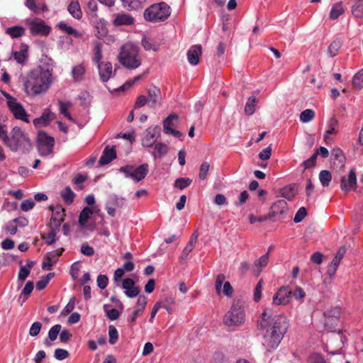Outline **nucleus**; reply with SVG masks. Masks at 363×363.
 I'll list each match as a JSON object with an SVG mask.
<instances>
[{
    "mask_svg": "<svg viewBox=\"0 0 363 363\" xmlns=\"http://www.w3.org/2000/svg\"><path fill=\"white\" fill-rule=\"evenodd\" d=\"M288 328L286 317L281 314H274L269 308H265L257 320V328L262 335V343L267 351L279 345Z\"/></svg>",
    "mask_w": 363,
    "mask_h": 363,
    "instance_id": "nucleus-1",
    "label": "nucleus"
},
{
    "mask_svg": "<svg viewBox=\"0 0 363 363\" xmlns=\"http://www.w3.org/2000/svg\"><path fill=\"white\" fill-rule=\"evenodd\" d=\"M54 61L47 55L42 56L39 65L29 71L23 79V89L28 96L34 97L45 94L51 87L55 78Z\"/></svg>",
    "mask_w": 363,
    "mask_h": 363,
    "instance_id": "nucleus-2",
    "label": "nucleus"
},
{
    "mask_svg": "<svg viewBox=\"0 0 363 363\" xmlns=\"http://www.w3.org/2000/svg\"><path fill=\"white\" fill-rule=\"evenodd\" d=\"M5 145L14 152L28 151L31 148V141L28 135L20 127L15 126L10 131Z\"/></svg>",
    "mask_w": 363,
    "mask_h": 363,
    "instance_id": "nucleus-3",
    "label": "nucleus"
},
{
    "mask_svg": "<svg viewBox=\"0 0 363 363\" xmlns=\"http://www.w3.org/2000/svg\"><path fill=\"white\" fill-rule=\"evenodd\" d=\"M118 59L123 67L130 69H136L141 65L138 47L130 43H127L121 48Z\"/></svg>",
    "mask_w": 363,
    "mask_h": 363,
    "instance_id": "nucleus-4",
    "label": "nucleus"
},
{
    "mask_svg": "<svg viewBox=\"0 0 363 363\" xmlns=\"http://www.w3.org/2000/svg\"><path fill=\"white\" fill-rule=\"evenodd\" d=\"M246 320L244 304L240 301L233 303L230 309L223 316V323L228 327L238 328L242 325Z\"/></svg>",
    "mask_w": 363,
    "mask_h": 363,
    "instance_id": "nucleus-5",
    "label": "nucleus"
},
{
    "mask_svg": "<svg viewBox=\"0 0 363 363\" xmlns=\"http://www.w3.org/2000/svg\"><path fill=\"white\" fill-rule=\"evenodd\" d=\"M171 14V9L164 2L154 4L147 7L144 13V18L152 23H158L165 21Z\"/></svg>",
    "mask_w": 363,
    "mask_h": 363,
    "instance_id": "nucleus-6",
    "label": "nucleus"
},
{
    "mask_svg": "<svg viewBox=\"0 0 363 363\" xmlns=\"http://www.w3.org/2000/svg\"><path fill=\"white\" fill-rule=\"evenodd\" d=\"M2 94L6 99L7 106L13 114V117L17 120H20L26 123H29V114L27 113L23 106L17 100V99L6 92H2Z\"/></svg>",
    "mask_w": 363,
    "mask_h": 363,
    "instance_id": "nucleus-7",
    "label": "nucleus"
},
{
    "mask_svg": "<svg viewBox=\"0 0 363 363\" xmlns=\"http://www.w3.org/2000/svg\"><path fill=\"white\" fill-rule=\"evenodd\" d=\"M118 171L124 174L125 178H130L134 182H138L146 177L149 171L147 164H143L138 167L134 165H125L121 167Z\"/></svg>",
    "mask_w": 363,
    "mask_h": 363,
    "instance_id": "nucleus-8",
    "label": "nucleus"
},
{
    "mask_svg": "<svg viewBox=\"0 0 363 363\" xmlns=\"http://www.w3.org/2000/svg\"><path fill=\"white\" fill-rule=\"evenodd\" d=\"M25 24L28 27L33 35L47 36L51 30V27L39 18H28L25 20Z\"/></svg>",
    "mask_w": 363,
    "mask_h": 363,
    "instance_id": "nucleus-9",
    "label": "nucleus"
},
{
    "mask_svg": "<svg viewBox=\"0 0 363 363\" xmlns=\"http://www.w3.org/2000/svg\"><path fill=\"white\" fill-rule=\"evenodd\" d=\"M38 149L40 155L47 156L52 153L55 140L43 131H40L38 135Z\"/></svg>",
    "mask_w": 363,
    "mask_h": 363,
    "instance_id": "nucleus-10",
    "label": "nucleus"
},
{
    "mask_svg": "<svg viewBox=\"0 0 363 363\" xmlns=\"http://www.w3.org/2000/svg\"><path fill=\"white\" fill-rule=\"evenodd\" d=\"M160 127L152 125L147 128L142 136V145L145 147H152L160 136Z\"/></svg>",
    "mask_w": 363,
    "mask_h": 363,
    "instance_id": "nucleus-11",
    "label": "nucleus"
},
{
    "mask_svg": "<svg viewBox=\"0 0 363 363\" xmlns=\"http://www.w3.org/2000/svg\"><path fill=\"white\" fill-rule=\"evenodd\" d=\"M291 291L287 286H281L274 294L272 298V305L286 306L289 303L291 297Z\"/></svg>",
    "mask_w": 363,
    "mask_h": 363,
    "instance_id": "nucleus-12",
    "label": "nucleus"
},
{
    "mask_svg": "<svg viewBox=\"0 0 363 363\" xmlns=\"http://www.w3.org/2000/svg\"><path fill=\"white\" fill-rule=\"evenodd\" d=\"M177 120L178 116L177 114H171L167 117L163 121L164 133L175 137H180L182 133L174 129Z\"/></svg>",
    "mask_w": 363,
    "mask_h": 363,
    "instance_id": "nucleus-13",
    "label": "nucleus"
},
{
    "mask_svg": "<svg viewBox=\"0 0 363 363\" xmlns=\"http://www.w3.org/2000/svg\"><path fill=\"white\" fill-rule=\"evenodd\" d=\"M357 187V177L354 169H350L347 177L341 179L340 188L345 192L354 190Z\"/></svg>",
    "mask_w": 363,
    "mask_h": 363,
    "instance_id": "nucleus-14",
    "label": "nucleus"
},
{
    "mask_svg": "<svg viewBox=\"0 0 363 363\" xmlns=\"http://www.w3.org/2000/svg\"><path fill=\"white\" fill-rule=\"evenodd\" d=\"M51 209L52 216L50 219V225L52 228L59 229L65 216V208L60 206H57Z\"/></svg>",
    "mask_w": 363,
    "mask_h": 363,
    "instance_id": "nucleus-15",
    "label": "nucleus"
},
{
    "mask_svg": "<svg viewBox=\"0 0 363 363\" xmlns=\"http://www.w3.org/2000/svg\"><path fill=\"white\" fill-rule=\"evenodd\" d=\"M122 288L124 289V294L128 298H133L138 296L140 288L137 286L135 281L130 278L123 279Z\"/></svg>",
    "mask_w": 363,
    "mask_h": 363,
    "instance_id": "nucleus-16",
    "label": "nucleus"
},
{
    "mask_svg": "<svg viewBox=\"0 0 363 363\" xmlns=\"http://www.w3.org/2000/svg\"><path fill=\"white\" fill-rule=\"evenodd\" d=\"M55 118V113H52L51 110L48 108L44 110L40 117L35 118L33 123L36 128H40L48 125Z\"/></svg>",
    "mask_w": 363,
    "mask_h": 363,
    "instance_id": "nucleus-17",
    "label": "nucleus"
},
{
    "mask_svg": "<svg viewBox=\"0 0 363 363\" xmlns=\"http://www.w3.org/2000/svg\"><path fill=\"white\" fill-rule=\"evenodd\" d=\"M100 79L106 82L113 76L114 71L112 64L109 62H102L97 66Z\"/></svg>",
    "mask_w": 363,
    "mask_h": 363,
    "instance_id": "nucleus-18",
    "label": "nucleus"
},
{
    "mask_svg": "<svg viewBox=\"0 0 363 363\" xmlns=\"http://www.w3.org/2000/svg\"><path fill=\"white\" fill-rule=\"evenodd\" d=\"M135 22L134 18L127 13H116L113 16V24L116 26H130Z\"/></svg>",
    "mask_w": 363,
    "mask_h": 363,
    "instance_id": "nucleus-19",
    "label": "nucleus"
},
{
    "mask_svg": "<svg viewBox=\"0 0 363 363\" xmlns=\"http://www.w3.org/2000/svg\"><path fill=\"white\" fill-rule=\"evenodd\" d=\"M201 45H195L191 46L187 52V60L191 65H196L199 62L201 55Z\"/></svg>",
    "mask_w": 363,
    "mask_h": 363,
    "instance_id": "nucleus-20",
    "label": "nucleus"
},
{
    "mask_svg": "<svg viewBox=\"0 0 363 363\" xmlns=\"http://www.w3.org/2000/svg\"><path fill=\"white\" fill-rule=\"evenodd\" d=\"M116 157V150L114 146L109 147H106L103 151L102 155L99 159V164L105 165L110 163Z\"/></svg>",
    "mask_w": 363,
    "mask_h": 363,
    "instance_id": "nucleus-21",
    "label": "nucleus"
},
{
    "mask_svg": "<svg viewBox=\"0 0 363 363\" xmlns=\"http://www.w3.org/2000/svg\"><path fill=\"white\" fill-rule=\"evenodd\" d=\"M269 250L255 262L252 267V272L256 276H258L262 272V269L267 266L269 262Z\"/></svg>",
    "mask_w": 363,
    "mask_h": 363,
    "instance_id": "nucleus-22",
    "label": "nucleus"
},
{
    "mask_svg": "<svg viewBox=\"0 0 363 363\" xmlns=\"http://www.w3.org/2000/svg\"><path fill=\"white\" fill-rule=\"evenodd\" d=\"M14 60L20 65H24L28 57V48L26 45H22L19 50L13 52Z\"/></svg>",
    "mask_w": 363,
    "mask_h": 363,
    "instance_id": "nucleus-23",
    "label": "nucleus"
},
{
    "mask_svg": "<svg viewBox=\"0 0 363 363\" xmlns=\"http://www.w3.org/2000/svg\"><path fill=\"white\" fill-rule=\"evenodd\" d=\"M197 238H198V233L196 232L194 233L191 237H190V239L188 242V243L186 244V245L185 246V247L184 248L182 254H181V257L180 258L183 260H185L186 259V258L188 257L189 253L194 250V248L195 247V245H196V241H197Z\"/></svg>",
    "mask_w": 363,
    "mask_h": 363,
    "instance_id": "nucleus-24",
    "label": "nucleus"
},
{
    "mask_svg": "<svg viewBox=\"0 0 363 363\" xmlns=\"http://www.w3.org/2000/svg\"><path fill=\"white\" fill-rule=\"evenodd\" d=\"M169 151V147L162 143H157L155 145L153 151L151 152L155 159H161Z\"/></svg>",
    "mask_w": 363,
    "mask_h": 363,
    "instance_id": "nucleus-25",
    "label": "nucleus"
},
{
    "mask_svg": "<svg viewBox=\"0 0 363 363\" xmlns=\"http://www.w3.org/2000/svg\"><path fill=\"white\" fill-rule=\"evenodd\" d=\"M61 328V325L56 324L49 330L48 338H46L44 342L47 347L51 346L52 342L57 339V336L60 335Z\"/></svg>",
    "mask_w": 363,
    "mask_h": 363,
    "instance_id": "nucleus-26",
    "label": "nucleus"
},
{
    "mask_svg": "<svg viewBox=\"0 0 363 363\" xmlns=\"http://www.w3.org/2000/svg\"><path fill=\"white\" fill-rule=\"evenodd\" d=\"M337 125H338V122L335 118H331L328 120V121L327 123L328 128H327L325 135H324V140L326 142V143H328L329 141H331V140L329 137L330 135L337 133Z\"/></svg>",
    "mask_w": 363,
    "mask_h": 363,
    "instance_id": "nucleus-27",
    "label": "nucleus"
},
{
    "mask_svg": "<svg viewBox=\"0 0 363 363\" xmlns=\"http://www.w3.org/2000/svg\"><path fill=\"white\" fill-rule=\"evenodd\" d=\"M273 216L284 215L287 211V203L285 200H279L275 202L271 208Z\"/></svg>",
    "mask_w": 363,
    "mask_h": 363,
    "instance_id": "nucleus-28",
    "label": "nucleus"
},
{
    "mask_svg": "<svg viewBox=\"0 0 363 363\" xmlns=\"http://www.w3.org/2000/svg\"><path fill=\"white\" fill-rule=\"evenodd\" d=\"M26 29L21 26H13L8 27L5 30V33L11 38H19L25 35Z\"/></svg>",
    "mask_w": 363,
    "mask_h": 363,
    "instance_id": "nucleus-29",
    "label": "nucleus"
},
{
    "mask_svg": "<svg viewBox=\"0 0 363 363\" xmlns=\"http://www.w3.org/2000/svg\"><path fill=\"white\" fill-rule=\"evenodd\" d=\"M72 104L69 101H58L59 111L60 114H62L69 121L76 123L75 120L72 117L69 113V109L72 107Z\"/></svg>",
    "mask_w": 363,
    "mask_h": 363,
    "instance_id": "nucleus-30",
    "label": "nucleus"
},
{
    "mask_svg": "<svg viewBox=\"0 0 363 363\" xmlns=\"http://www.w3.org/2000/svg\"><path fill=\"white\" fill-rule=\"evenodd\" d=\"M57 27L67 35H72L77 38L82 37V33L77 30L67 25L65 22L61 21L57 23Z\"/></svg>",
    "mask_w": 363,
    "mask_h": 363,
    "instance_id": "nucleus-31",
    "label": "nucleus"
},
{
    "mask_svg": "<svg viewBox=\"0 0 363 363\" xmlns=\"http://www.w3.org/2000/svg\"><path fill=\"white\" fill-rule=\"evenodd\" d=\"M67 10L71 16L76 19H80L82 16V11L77 0H72Z\"/></svg>",
    "mask_w": 363,
    "mask_h": 363,
    "instance_id": "nucleus-32",
    "label": "nucleus"
},
{
    "mask_svg": "<svg viewBox=\"0 0 363 363\" xmlns=\"http://www.w3.org/2000/svg\"><path fill=\"white\" fill-rule=\"evenodd\" d=\"M85 67L82 64H79L72 69V77L74 82H81L85 74Z\"/></svg>",
    "mask_w": 363,
    "mask_h": 363,
    "instance_id": "nucleus-33",
    "label": "nucleus"
},
{
    "mask_svg": "<svg viewBox=\"0 0 363 363\" xmlns=\"http://www.w3.org/2000/svg\"><path fill=\"white\" fill-rule=\"evenodd\" d=\"M344 12L345 7L343 6V3L342 1H339L333 5L330 12V18L332 20L337 19Z\"/></svg>",
    "mask_w": 363,
    "mask_h": 363,
    "instance_id": "nucleus-34",
    "label": "nucleus"
},
{
    "mask_svg": "<svg viewBox=\"0 0 363 363\" xmlns=\"http://www.w3.org/2000/svg\"><path fill=\"white\" fill-rule=\"evenodd\" d=\"M94 210L89 207H85L82 209L79 217V223L81 226L84 227L93 214Z\"/></svg>",
    "mask_w": 363,
    "mask_h": 363,
    "instance_id": "nucleus-35",
    "label": "nucleus"
},
{
    "mask_svg": "<svg viewBox=\"0 0 363 363\" xmlns=\"http://www.w3.org/2000/svg\"><path fill=\"white\" fill-rule=\"evenodd\" d=\"M102 59V45L99 42L94 43V54L92 57V61L97 66L99 64H101L103 62H101Z\"/></svg>",
    "mask_w": 363,
    "mask_h": 363,
    "instance_id": "nucleus-36",
    "label": "nucleus"
},
{
    "mask_svg": "<svg viewBox=\"0 0 363 363\" xmlns=\"http://www.w3.org/2000/svg\"><path fill=\"white\" fill-rule=\"evenodd\" d=\"M60 196L63 201H65V203H66L67 204H70L74 201L75 194L69 186H67L63 190L61 191Z\"/></svg>",
    "mask_w": 363,
    "mask_h": 363,
    "instance_id": "nucleus-37",
    "label": "nucleus"
},
{
    "mask_svg": "<svg viewBox=\"0 0 363 363\" xmlns=\"http://www.w3.org/2000/svg\"><path fill=\"white\" fill-rule=\"evenodd\" d=\"M319 179L323 186H328L332 180V174L328 170H322L319 173Z\"/></svg>",
    "mask_w": 363,
    "mask_h": 363,
    "instance_id": "nucleus-38",
    "label": "nucleus"
},
{
    "mask_svg": "<svg viewBox=\"0 0 363 363\" xmlns=\"http://www.w3.org/2000/svg\"><path fill=\"white\" fill-rule=\"evenodd\" d=\"M256 106V99L255 96H250L248 98V100L246 103L245 107V112L247 115L251 116L255 111Z\"/></svg>",
    "mask_w": 363,
    "mask_h": 363,
    "instance_id": "nucleus-39",
    "label": "nucleus"
},
{
    "mask_svg": "<svg viewBox=\"0 0 363 363\" xmlns=\"http://www.w3.org/2000/svg\"><path fill=\"white\" fill-rule=\"evenodd\" d=\"M341 46H342V44L340 40H334L328 46V55L331 57L336 56L338 54Z\"/></svg>",
    "mask_w": 363,
    "mask_h": 363,
    "instance_id": "nucleus-40",
    "label": "nucleus"
},
{
    "mask_svg": "<svg viewBox=\"0 0 363 363\" xmlns=\"http://www.w3.org/2000/svg\"><path fill=\"white\" fill-rule=\"evenodd\" d=\"M25 6L35 13L46 11L48 10V7L45 4H43L40 9L38 8L35 4V0H26Z\"/></svg>",
    "mask_w": 363,
    "mask_h": 363,
    "instance_id": "nucleus-41",
    "label": "nucleus"
},
{
    "mask_svg": "<svg viewBox=\"0 0 363 363\" xmlns=\"http://www.w3.org/2000/svg\"><path fill=\"white\" fill-rule=\"evenodd\" d=\"M59 229L52 228V230L47 235H42V239L48 245H52L56 241V234Z\"/></svg>",
    "mask_w": 363,
    "mask_h": 363,
    "instance_id": "nucleus-42",
    "label": "nucleus"
},
{
    "mask_svg": "<svg viewBox=\"0 0 363 363\" xmlns=\"http://www.w3.org/2000/svg\"><path fill=\"white\" fill-rule=\"evenodd\" d=\"M315 112L312 109H306L300 114V121L302 123H308L315 118Z\"/></svg>",
    "mask_w": 363,
    "mask_h": 363,
    "instance_id": "nucleus-43",
    "label": "nucleus"
},
{
    "mask_svg": "<svg viewBox=\"0 0 363 363\" xmlns=\"http://www.w3.org/2000/svg\"><path fill=\"white\" fill-rule=\"evenodd\" d=\"M142 45L145 50H153L155 52L159 50V45L150 38L143 39Z\"/></svg>",
    "mask_w": 363,
    "mask_h": 363,
    "instance_id": "nucleus-44",
    "label": "nucleus"
},
{
    "mask_svg": "<svg viewBox=\"0 0 363 363\" xmlns=\"http://www.w3.org/2000/svg\"><path fill=\"white\" fill-rule=\"evenodd\" d=\"M352 84L357 89H360L363 87V69L354 75Z\"/></svg>",
    "mask_w": 363,
    "mask_h": 363,
    "instance_id": "nucleus-45",
    "label": "nucleus"
},
{
    "mask_svg": "<svg viewBox=\"0 0 363 363\" xmlns=\"http://www.w3.org/2000/svg\"><path fill=\"white\" fill-rule=\"evenodd\" d=\"M191 179L189 178H178L174 182V186L182 190L188 187L191 184Z\"/></svg>",
    "mask_w": 363,
    "mask_h": 363,
    "instance_id": "nucleus-46",
    "label": "nucleus"
},
{
    "mask_svg": "<svg viewBox=\"0 0 363 363\" xmlns=\"http://www.w3.org/2000/svg\"><path fill=\"white\" fill-rule=\"evenodd\" d=\"M123 6L128 10H135L140 7V2L138 0H121Z\"/></svg>",
    "mask_w": 363,
    "mask_h": 363,
    "instance_id": "nucleus-47",
    "label": "nucleus"
},
{
    "mask_svg": "<svg viewBox=\"0 0 363 363\" xmlns=\"http://www.w3.org/2000/svg\"><path fill=\"white\" fill-rule=\"evenodd\" d=\"M108 336H109V343L111 345L115 344L118 339V333L117 329L113 325H110L108 327Z\"/></svg>",
    "mask_w": 363,
    "mask_h": 363,
    "instance_id": "nucleus-48",
    "label": "nucleus"
},
{
    "mask_svg": "<svg viewBox=\"0 0 363 363\" xmlns=\"http://www.w3.org/2000/svg\"><path fill=\"white\" fill-rule=\"evenodd\" d=\"M210 169V164L207 162H203L199 169V177L200 179L204 180L208 176V173Z\"/></svg>",
    "mask_w": 363,
    "mask_h": 363,
    "instance_id": "nucleus-49",
    "label": "nucleus"
},
{
    "mask_svg": "<svg viewBox=\"0 0 363 363\" xmlns=\"http://www.w3.org/2000/svg\"><path fill=\"white\" fill-rule=\"evenodd\" d=\"M225 277L223 274H218L216 277V282H215V288H216V293L218 295L221 294V289H223L222 285L225 282Z\"/></svg>",
    "mask_w": 363,
    "mask_h": 363,
    "instance_id": "nucleus-50",
    "label": "nucleus"
},
{
    "mask_svg": "<svg viewBox=\"0 0 363 363\" xmlns=\"http://www.w3.org/2000/svg\"><path fill=\"white\" fill-rule=\"evenodd\" d=\"M74 306H75V298L74 296H72L70 298L68 303L65 306V308L62 311L61 315H64V316L68 315L69 313H71L74 310Z\"/></svg>",
    "mask_w": 363,
    "mask_h": 363,
    "instance_id": "nucleus-51",
    "label": "nucleus"
},
{
    "mask_svg": "<svg viewBox=\"0 0 363 363\" xmlns=\"http://www.w3.org/2000/svg\"><path fill=\"white\" fill-rule=\"evenodd\" d=\"M352 14L357 18L363 17V5L361 2H357L352 7Z\"/></svg>",
    "mask_w": 363,
    "mask_h": 363,
    "instance_id": "nucleus-52",
    "label": "nucleus"
},
{
    "mask_svg": "<svg viewBox=\"0 0 363 363\" xmlns=\"http://www.w3.org/2000/svg\"><path fill=\"white\" fill-rule=\"evenodd\" d=\"M281 196L288 201H292L294 197V192L291 186L284 187L281 191Z\"/></svg>",
    "mask_w": 363,
    "mask_h": 363,
    "instance_id": "nucleus-53",
    "label": "nucleus"
},
{
    "mask_svg": "<svg viewBox=\"0 0 363 363\" xmlns=\"http://www.w3.org/2000/svg\"><path fill=\"white\" fill-rule=\"evenodd\" d=\"M117 198L108 201L106 204V209L109 216L114 217L116 216V208L114 206L117 203Z\"/></svg>",
    "mask_w": 363,
    "mask_h": 363,
    "instance_id": "nucleus-54",
    "label": "nucleus"
},
{
    "mask_svg": "<svg viewBox=\"0 0 363 363\" xmlns=\"http://www.w3.org/2000/svg\"><path fill=\"white\" fill-rule=\"evenodd\" d=\"M340 262L341 260L334 257L328 269V273L330 276H333L335 274Z\"/></svg>",
    "mask_w": 363,
    "mask_h": 363,
    "instance_id": "nucleus-55",
    "label": "nucleus"
},
{
    "mask_svg": "<svg viewBox=\"0 0 363 363\" xmlns=\"http://www.w3.org/2000/svg\"><path fill=\"white\" fill-rule=\"evenodd\" d=\"M41 328H42L41 323H40L38 321L34 322L30 328L29 335L32 337L37 336L40 333Z\"/></svg>",
    "mask_w": 363,
    "mask_h": 363,
    "instance_id": "nucleus-56",
    "label": "nucleus"
},
{
    "mask_svg": "<svg viewBox=\"0 0 363 363\" xmlns=\"http://www.w3.org/2000/svg\"><path fill=\"white\" fill-rule=\"evenodd\" d=\"M147 303V298L144 295H140L138 296L137 303H136V309L139 310L140 311L143 312L144 311L146 305Z\"/></svg>",
    "mask_w": 363,
    "mask_h": 363,
    "instance_id": "nucleus-57",
    "label": "nucleus"
},
{
    "mask_svg": "<svg viewBox=\"0 0 363 363\" xmlns=\"http://www.w3.org/2000/svg\"><path fill=\"white\" fill-rule=\"evenodd\" d=\"M69 356V352L67 350L64 349H56L54 352V357L57 360H64Z\"/></svg>",
    "mask_w": 363,
    "mask_h": 363,
    "instance_id": "nucleus-58",
    "label": "nucleus"
},
{
    "mask_svg": "<svg viewBox=\"0 0 363 363\" xmlns=\"http://www.w3.org/2000/svg\"><path fill=\"white\" fill-rule=\"evenodd\" d=\"M106 306H104L105 312L108 319L111 320H115L119 317V311L116 308L108 310L106 308Z\"/></svg>",
    "mask_w": 363,
    "mask_h": 363,
    "instance_id": "nucleus-59",
    "label": "nucleus"
},
{
    "mask_svg": "<svg viewBox=\"0 0 363 363\" xmlns=\"http://www.w3.org/2000/svg\"><path fill=\"white\" fill-rule=\"evenodd\" d=\"M30 270L28 269L26 266H21L18 274V279L21 281H24L30 274Z\"/></svg>",
    "mask_w": 363,
    "mask_h": 363,
    "instance_id": "nucleus-60",
    "label": "nucleus"
},
{
    "mask_svg": "<svg viewBox=\"0 0 363 363\" xmlns=\"http://www.w3.org/2000/svg\"><path fill=\"white\" fill-rule=\"evenodd\" d=\"M35 206V202L32 199H26L23 201L21 204V209L23 211H28L31 210Z\"/></svg>",
    "mask_w": 363,
    "mask_h": 363,
    "instance_id": "nucleus-61",
    "label": "nucleus"
},
{
    "mask_svg": "<svg viewBox=\"0 0 363 363\" xmlns=\"http://www.w3.org/2000/svg\"><path fill=\"white\" fill-rule=\"evenodd\" d=\"M233 294V289L229 281H225L223 284V289H221V294H223L228 297H231Z\"/></svg>",
    "mask_w": 363,
    "mask_h": 363,
    "instance_id": "nucleus-62",
    "label": "nucleus"
},
{
    "mask_svg": "<svg viewBox=\"0 0 363 363\" xmlns=\"http://www.w3.org/2000/svg\"><path fill=\"white\" fill-rule=\"evenodd\" d=\"M96 281L97 286L101 289H104L107 286L108 279L107 276L104 274H100L98 276Z\"/></svg>",
    "mask_w": 363,
    "mask_h": 363,
    "instance_id": "nucleus-63",
    "label": "nucleus"
},
{
    "mask_svg": "<svg viewBox=\"0 0 363 363\" xmlns=\"http://www.w3.org/2000/svg\"><path fill=\"white\" fill-rule=\"evenodd\" d=\"M291 296H293L296 300H303L306 296V293L302 288L300 286L296 287V289L292 292Z\"/></svg>",
    "mask_w": 363,
    "mask_h": 363,
    "instance_id": "nucleus-64",
    "label": "nucleus"
}]
</instances>
